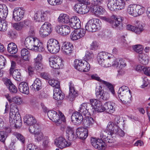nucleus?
Instances as JSON below:
<instances>
[{"label":"nucleus","mask_w":150,"mask_h":150,"mask_svg":"<svg viewBox=\"0 0 150 150\" xmlns=\"http://www.w3.org/2000/svg\"><path fill=\"white\" fill-rule=\"evenodd\" d=\"M112 55L108 53L102 52L99 53L97 57L99 64L103 67H109L111 65L120 68H123L126 66L124 60L117 58L114 60Z\"/></svg>","instance_id":"1"},{"label":"nucleus","mask_w":150,"mask_h":150,"mask_svg":"<svg viewBox=\"0 0 150 150\" xmlns=\"http://www.w3.org/2000/svg\"><path fill=\"white\" fill-rule=\"evenodd\" d=\"M25 46L28 49L38 52H42L45 50L43 44L36 38L28 37L24 41Z\"/></svg>","instance_id":"2"},{"label":"nucleus","mask_w":150,"mask_h":150,"mask_svg":"<svg viewBox=\"0 0 150 150\" xmlns=\"http://www.w3.org/2000/svg\"><path fill=\"white\" fill-rule=\"evenodd\" d=\"M10 108L9 122L12 125L13 124L16 127H19L21 125V120L18 108L15 104H12Z\"/></svg>","instance_id":"3"},{"label":"nucleus","mask_w":150,"mask_h":150,"mask_svg":"<svg viewBox=\"0 0 150 150\" xmlns=\"http://www.w3.org/2000/svg\"><path fill=\"white\" fill-rule=\"evenodd\" d=\"M47 114L49 118L54 122L57 125L60 124L62 122H64L65 120L64 116L59 110L58 112L53 110L49 111Z\"/></svg>","instance_id":"4"},{"label":"nucleus","mask_w":150,"mask_h":150,"mask_svg":"<svg viewBox=\"0 0 150 150\" xmlns=\"http://www.w3.org/2000/svg\"><path fill=\"white\" fill-rule=\"evenodd\" d=\"M101 26L102 23L100 20L93 18L88 21L85 28L87 30L93 32L99 30L101 29Z\"/></svg>","instance_id":"5"},{"label":"nucleus","mask_w":150,"mask_h":150,"mask_svg":"<svg viewBox=\"0 0 150 150\" xmlns=\"http://www.w3.org/2000/svg\"><path fill=\"white\" fill-rule=\"evenodd\" d=\"M47 47L48 51L53 54L57 53L60 50V47L58 42L54 39H51L48 40Z\"/></svg>","instance_id":"6"},{"label":"nucleus","mask_w":150,"mask_h":150,"mask_svg":"<svg viewBox=\"0 0 150 150\" xmlns=\"http://www.w3.org/2000/svg\"><path fill=\"white\" fill-rule=\"evenodd\" d=\"M50 66L55 69H61L64 66L63 61L60 57H51L49 59Z\"/></svg>","instance_id":"7"},{"label":"nucleus","mask_w":150,"mask_h":150,"mask_svg":"<svg viewBox=\"0 0 150 150\" xmlns=\"http://www.w3.org/2000/svg\"><path fill=\"white\" fill-rule=\"evenodd\" d=\"M107 129L110 134H114V137L118 134L121 137L124 136L125 133L117 125H114L113 122H110L107 125Z\"/></svg>","instance_id":"8"},{"label":"nucleus","mask_w":150,"mask_h":150,"mask_svg":"<svg viewBox=\"0 0 150 150\" xmlns=\"http://www.w3.org/2000/svg\"><path fill=\"white\" fill-rule=\"evenodd\" d=\"M112 2L108 8L111 11H115L117 9L121 10L125 8V2L122 0H113L112 1Z\"/></svg>","instance_id":"9"},{"label":"nucleus","mask_w":150,"mask_h":150,"mask_svg":"<svg viewBox=\"0 0 150 150\" xmlns=\"http://www.w3.org/2000/svg\"><path fill=\"white\" fill-rule=\"evenodd\" d=\"M52 31V26L51 24L48 22H45L40 29V34L41 37H45L50 35Z\"/></svg>","instance_id":"10"},{"label":"nucleus","mask_w":150,"mask_h":150,"mask_svg":"<svg viewBox=\"0 0 150 150\" xmlns=\"http://www.w3.org/2000/svg\"><path fill=\"white\" fill-rule=\"evenodd\" d=\"M55 30L58 33L64 36L69 35L71 32L70 26L65 24L56 25L55 27Z\"/></svg>","instance_id":"11"},{"label":"nucleus","mask_w":150,"mask_h":150,"mask_svg":"<svg viewBox=\"0 0 150 150\" xmlns=\"http://www.w3.org/2000/svg\"><path fill=\"white\" fill-rule=\"evenodd\" d=\"M86 30L83 29H79L72 32L70 35V38L73 41L77 40L83 37L85 35Z\"/></svg>","instance_id":"12"},{"label":"nucleus","mask_w":150,"mask_h":150,"mask_svg":"<svg viewBox=\"0 0 150 150\" xmlns=\"http://www.w3.org/2000/svg\"><path fill=\"white\" fill-rule=\"evenodd\" d=\"M111 18L113 20L110 21V24L113 28H119L122 25V22L123 18L120 16H116L113 15L111 16Z\"/></svg>","instance_id":"13"},{"label":"nucleus","mask_w":150,"mask_h":150,"mask_svg":"<svg viewBox=\"0 0 150 150\" xmlns=\"http://www.w3.org/2000/svg\"><path fill=\"white\" fill-rule=\"evenodd\" d=\"M54 144L57 147L60 149H63L69 146L71 144L68 142L64 138L59 137L54 140Z\"/></svg>","instance_id":"14"},{"label":"nucleus","mask_w":150,"mask_h":150,"mask_svg":"<svg viewBox=\"0 0 150 150\" xmlns=\"http://www.w3.org/2000/svg\"><path fill=\"white\" fill-rule=\"evenodd\" d=\"M48 14L47 12L38 11L35 15V20L37 22H43L47 20Z\"/></svg>","instance_id":"15"},{"label":"nucleus","mask_w":150,"mask_h":150,"mask_svg":"<svg viewBox=\"0 0 150 150\" xmlns=\"http://www.w3.org/2000/svg\"><path fill=\"white\" fill-rule=\"evenodd\" d=\"M73 47L72 44L69 42H63L61 48L63 53L67 55H69L72 52Z\"/></svg>","instance_id":"16"},{"label":"nucleus","mask_w":150,"mask_h":150,"mask_svg":"<svg viewBox=\"0 0 150 150\" xmlns=\"http://www.w3.org/2000/svg\"><path fill=\"white\" fill-rule=\"evenodd\" d=\"M25 11L21 8L15 9L13 12V18L16 21H20L23 17Z\"/></svg>","instance_id":"17"},{"label":"nucleus","mask_w":150,"mask_h":150,"mask_svg":"<svg viewBox=\"0 0 150 150\" xmlns=\"http://www.w3.org/2000/svg\"><path fill=\"white\" fill-rule=\"evenodd\" d=\"M102 87L100 86L98 88H96V96L97 98L99 99L107 100L110 97L109 94L107 92L103 93L101 90Z\"/></svg>","instance_id":"18"},{"label":"nucleus","mask_w":150,"mask_h":150,"mask_svg":"<svg viewBox=\"0 0 150 150\" xmlns=\"http://www.w3.org/2000/svg\"><path fill=\"white\" fill-rule=\"evenodd\" d=\"M65 130L66 136L69 140H74L75 139L76 137L74 134V130L73 127L67 126L65 127Z\"/></svg>","instance_id":"19"},{"label":"nucleus","mask_w":150,"mask_h":150,"mask_svg":"<svg viewBox=\"0 0 150 150\" xmlns=\"http://www.w3.org/2000/svg\"><path fill=\"white\" fill-rule=\"evenodd\" d=\"M71 119L72 122L76 125H78L81 123L83 120V117L79 112H76L72 114Z\"/></svg>","instance_id":"20"},{"label":"nucleus","mask_w":150,"mask_h":150,"mask_svg":"<svg viewBox=\"0 0 150 150\" xmlns=\"http://www.w3.org/2000/svg\"><path fill=\"white\" fill-rule=\"evenodd\" d=\"M69 25L74 29H79L81 27V22L76 16H74L69 19Z\"/></svg>","instance_id":"21"},{"label":"nucleus","mask_w":150,"mask_h":150,"mask_svg":"<svg viewBox=\"0 0 150 150\" xmlns=\"http://www.w3.org/2000/svg\"><path fill=\"white\" fill-rule=\"evenodd\" d=\"M76 134L78 137L83 140L88 136V130L84 127L79 128L76 130Z\"/></svg>","instance_id":"22"},{"label":"nucleus","mask_w":150,"mask_h":150,"mask_svg":"<svg viewBox=\"0 0 150 150\" xmlns=\"http://www.w3.org/2000/svg\"><path fill=\"white\" fill-rule=\"evenodd\" d=\"M24 123L26 125L31 126L36 123V120L35 117L30 115H26L23 118Z\"/></svg>","instance_id":"23"},{"label":"nucleus","mask_w":150,"mask_h":150,"mask_svg":"<svg viewBox=\"0 0 150 150\" xmlns=\"http://www.w3.org/2000/svg\"><path fill=\"white\" fill-rule=\"evenodd\" d=\"M91 8L92 12L96 16L103 14L105 12V10L101 6L92 5Z\"/></svg>","instance_id":"24"},{"label":"nucleus","mask_w":150,"mask_h":150,"mask_svg":"<svg viewBox=\"0 0 150 150\" xmlns=\"http://www.w3.org/2000/svg\"><path fill=\"white\" fill-rule=\"evenodd\" d=\"M69 93L68 98L70 101H73L75 98L77 96V91L74 87L73 85L70 83L69 85Z\"/></svg>","instance_id":"25"},{"label":"nucleus","mask_w":150,"mask_h":150,"mask_svg":"<svg viewBox=\"0 0 150 150\" xmlns=\"http://www.w3.org/2000/svg\"><path fill=\"white\" fill-rule=\"evenodd\" d=\"M53 91V97L54 99L57 100H61L63 99L64 96L59 88H54Z\"/></svg>","instance_id":"26"},{"label":"nucleus","mask_w":150,"mask_h":150,"mask_svg":"<svg viewBox=\"0 0 150 150\" xmlns=\"http://www.w3.org/2000/svg\"><path fill=\"white\" fill-rule=\"evenodd\" d=\"M19 91L23 93L28 94L29 93V88L27 83L25 82L21 83L18 86Z\"/></svg>","instance_id":"27"},{"label":"nucleus","mask_w":150,"mask_h":150,"mask_svg":"<svg viewBox=\"0 0 150 150\" xmlns=\"http://www.w3.org/2000/svg\"><path fill=\"white\" fill-rule=\"evenodd\" d=\"M132 96L131 91L128 92L124 95H122L121 97H119L120 100L124 104L129 103L131 100Z\"/></svg>","instance_id":"28"},{"label":"nucleus","mask_w":150,"mask_h":150,"mask_svg":"<svg viewBox=\"0 0 150 150\" xmlns=\"http://www.w3.org/2000/svg\"><path fill=\"white\" fill-rule=\"evenodd\" d=\"M6 81L5 84L8 88L10 92L12 93H16L17 91L16 87L12 83L11 80L7 79H5Z\"/></svg>","instance_id":"29"},{"label":"nucleus","mask_w":150,"mask_h":150,"mask_svg":"<svg viewBox=\"0 0 150 150\" xmlns=\"http://www.w3.org/2000/svg\"><path fill=\"white\" fill-rule=\"evenodd\" d=\"M41 81L39 79L37 78L34 81L30 87L32 90L35 91H38L41 89Z\"/></svg>","instance_id":"30"},{"label":"nucleus","mask_w":150,"mask_h":150,"mask_svg":"<svg viewBox=\"0 0 150 150\" xmlns=\"http://www.w3.org/2000/svg\"><path fill=\"white\" fill-rule=\"evenodd\" d=\"M106 110L109 113H113L115 111V103L108 102L105 103Z\"/></svg>","instance_id":"31"},{"label":"nucleus","mask_w":150,"mask_h":150,"mask_svg":"<svg viewBox=\"0 0 150 150\" xmlns=\"http://www.w3.org/2000/svg\"><path fill=\"white\" fill-rule=\"evenodd\" d=\"M7 50L10 54H16L18 51L17 45L13 42L9 43L8 45Z\"/></svg>","instance_id":"32"},{"label":"nucleus","mask_w":150,"mask_h":150,"mask_svg":"<svg viewBox=\"0 0 150 150\" xmlns=\"http://www.w3.org/2000/svg\"><path fill=\"white\" fill-rule=\"evenodd\" d=\"M136 24L134 32L137 34H140L144 30L143 27L142 23L139 21H136Z\"/></svg>","instance_id":"33"},{"label":"nucleus","mask_w":150,"mask_h":150,"mask_svg":"<svg viewBox=\"0 0 150 150\" xmlns=\"http://www.w3.org/2000/svg\"><path fill=\"white\" fill-rule=\"evenodd\" d=\"M137 5L135 4H130L129 6L127 8V12L129 14L134 17L136 16Z\"/></svg>","instance_id":"34"},{"label":"nucleus","mask_w":150,"mask_h":150,"mask_svg":"<svg viewBox=\"0 0 150 150\" xmlns=\"http://www.w3.org/2000/svg\"><path fill=\"white\" fill-rule=\"evenodd\" d=\"M138 59L140 62L144 65H147L149 63V57L146 55L142 53L138 55Z\"/></svg>","instance_id":"35"},{"label":"nucleus","mask_w":150,"mask_h":150,"mask_svg":"<svg viewBox=\"0 0 150 150\" xmlns=\"http://www.w3.org/2000/svg\"><path fill=\"white\" fill-rule=\"evenodd\" d=\"M21 56L23 59L25 61H28L30 58V54L27 49L24 48L21 51Z\"/></svg>","instance_id":"36"},{"label":"nucleus","mask_w":150,"mask_h":150,"mask_svg":"<svg viewBox=\"0 0 150 150\" xmlns=\"http://www.w3.org/2000/svg\"><path fill=\"white\" fill-rule=\"evenodd\" d=\"M83 122L84 126L87 127H92L95 123L94 119L91 117L86 118L83 120Z\"/></svg>","instance_id":"37"},{"label":"nucleus","mask_w":150,"mask_h":150,"mask_svg":"<svg viewBox=\"0 0 150 150\" xmlns=\"http://www.w3.org/2000/svg\"><path fill=\"white\" fill-rule=\"evenodd\" d=\"M37 131L34 134V138L35 140L40 142L42 141L44 137L43 133L41 132L40 129H39V127L36 128Z\"/></svg>","instance_id":"38"},{"label":"nucleus","mask_w":150,"mask_h":150,"mask_svg":"<svg viewBox=\"0 0 150 150\" xmlns=\"http://www.w3.org/2000/svg\"><path fill=\"white\" fill-rule=\"evenodd\" d=\"M69 19V16L65 14H61L58 18V21L62 23H67Z\"/></svg>","instance_id":"39"},{"label":"nucleus","mask_w":150,"mask_h":150,"mask_svg":"<svg viewBox=\"0 0 150 150\" xmlns=\"http://www.w3.org/2000/svg\"><path fill=\"white\" fill-rule=\"evenodd\" d=\"M129 91L130 90L127 86H122L119 88L118 91V97H121L122 95H124Z\"/></svg>","instance_id":"40"},{"label":"nucleus","mask_w":150,"mask_h":150,"mask_svg":"<svg viewBox=\"0 0 150 150\" xmlns=\"http://www.w3.org/2000/svg\"><path fill=\"white\" fill-rule=\"evenodd\" d=\"M83 61L78 59H75L74 61V67L76 69L80 71L82 68V65H83Z\"/></svg>","instance_id":"41"},{"label":"nucleus","mask_w":150,"mask_h":150,"mask_svg":"<svg viewBox=\"0 0 150 150\" xmlns=\"http://www.w3.org/2000/svg\"><path fill=\"white\" fill-rule=\"evenodd\" d=\"M98 144L96 148L99 150H104L106 147V145L105 143L102 140L98 139V142H97Z\"/></svg>","instance_id":"42"},{"label":"nucleus","mask_w":150,"mask_h":150,"mask_svg":"<svg viewBox=\"0 0 150 150\" xmlns=\"http://www.w3.org/2000/svg\"><path fill=\"white\" fill-rule=\"evenodd\" d=\"M82 68L80 71L88 72L90 69V65L87 61H84L83 63V65H82Z\"/></svg>","instance_id":"43"},{"label":"nucleus","mask_w":150,"mask_h":150,"mask_svg":"<svg viewBox=\"0 0 150 150\" xmlns=\"http://www.w3.org/2000/svg\"><path fill=\"white\" fill-rule=\"evenodd\" d=\"M10 74L12 75L13 78L16 80H18V79H20L21 76V73L19 70L16 69L12 71L11 72L10 71Z\"/></svg>","instance_id":"44"},{"label":"nucleus","mask_w":150,"mask_h":150,"mask_svg":"<svg viewBox=\"0 0 150 150\" xmlns=\"http://www.w3.org/2000/svg\"><path fill=\"white\" fill-rule=\"evenodd\" d=\"M87 109L86 103H83L80 107L79 111L80 113L81 112L82 114L86 115L88 114V111Z\"/></svg>","instance_id":"45"},{"label":"nucleus","mask_w":150,"mask_h":150,"mask_svg":"<svg viewBox=\"0 0 150 150\" xmlns=\"http://www.w3.org/2000/svg\"><path fill=\"white\" fill-rule=\"evenodd\" d=\"M103 84L106 86L108 90L111 92L113 95L115 94V91L113 85L110 83L105 81H103Z\"/></svg>","instance_id":"46"},{"label":"nucleus","mask_w":150,"mask_h":150,"mask_svg":"<svg viewBox=\"0 0 150 150\" xmlns=\"http://www.w3.org/2000/svg\"><path fill=\"white\" fill-rule=\"evenodd\" d=\"M107 131L109 134L106 139H105V141L110 143L114 142L115 141V136L114 137V134H110V132L107 129Z\"/></svg>","instance_id":"47"},{"label":"nucleus","mask_w":150,"mask_h":150,"mask_svg":"<svg viewBox=\"0 0 150 150\" xmlns=\"http://www.w3.org/2000/svg\"><path fill=\"white\" fill-rule=\"evenodd\" d=\"M49 84L55 88H60L59 83L57 80L54 79H50L48 81Z\"/></svg>","instance_id":"48"},{"label":"nucleus","mask_w":150,"mask_h":150,"mask_svg":"<svg viewBox=\"0 0 150 150\" xmlns=\"http://www.w3.org/2000/svg\"><path fill=\"white\" fill-rule=\"evenodd\" d=\"M136 9L137 13L136 16L143 14L145 10L144 7L139 5H137V8Z\"/></svg>","instance_id":"49"},{"label":"nucleus","mask_w":150,"mask_h":150,"mask_svg":"<svg viewBox=\"0 0 150 150\" xmlns=\"http://www.w3.org/2000/svg\"><path fill=\"white\" fill-rule=\"evenodd\" d=\"M133 48L135 51L139 54L138 55L142 53L143 48L141 45H137L133 46Z\"/></svg>","instance_id":"50"},{"label":"nucleus","mask_w":150,"mask_h":150,"mask_svg":"<svg viewBox=\"0 0 150 150\" xmlns=\"http://www.w3.org/2000/svg\"><path fill=\"white\" fill-rule=\"evenodd\" d=\"M13 134L22 144L25 143V138L21 134L18 132H14Z\"/></svg>","instance_id":"51"},{"label":"nucleus","mask_w":150,"mask_h":150,"mask_svg":"<svg viewBox=\"0 0 150 150\" xmlns=\"http://www.w3.org/2000/svg\"><path fill=\"white\" fill-rule=\"evenodd\" d=\"M93 58V55L91 52L87 51L84 57V59L88 61H90L92 60Z\"/></svg>","instance_id":"52"},{"label":"nucleus","mask_w":150,"mask_h":150,"mask_svg":"<svg viewBox=\"0 0 150 150\" xmlns=\"http://www.w3.org/2000/svg\"><path fill=\"white\" fill-rule=\"evenodd\" d=\"M106 2L105 0H93L92 1L91 4L93 6L105 4Z\"/></svg>","instance_id":"53"},{"label":"nucleus","mask_w":150,"mask_h":150,"mask_svg":"<svg viewBox=\"0 0 150 150\" xmlns=\"http://www.w3.org/2000/svg\"><path fill=\"white\" fill-rule=\"evenodd\" d=\"M11 103H14L17 105H20L22 103V101L21 97L16 96L14 97L11 99Z\"/></svg>","instance_id":"54"},{"label":"nucleus","mask_w":150,"mask_h":150,"mask_svg":"<svg viewBox=\"0 0 150 150\" xmlns=\"http://www.w3.org/2000/svg\"><path fill=\"white\" fill-rule=\"evenodd\" d=\"M7 137L6 132L4 131H0V141L4 143Z\"/></svg>","instance_id":"55"},{"label":"nucleus","mask_w":150,"mask_h":150,"mask_svg":"<svg viewBox=\"0 0 150 150\" xmlns=\"http://www.w3.org/2000/svg\"><path fill=\"white\" fill-rule=\"evenodd\" d=\"M89 8L87 5L83 4L81 5V9L80 14H85L88 13L89 11Z\"/></svg>","instance_id":"56"},{"label":"nucleus","mask_w":150,"mask_h":150,"mask_svg":"<svg viewBox=\"0 0 150 150\" xmlns=\"http://www.w3.org/2000/svg\"><path fill=\"white\" fill-rule=\"evenodd\" d=\"M13 26L15 29L17 30H21L23 27L21 22L15 23L13 24Z\"/></svg>","instance_id":"57"},{"label":"nucleus","mask_w":150,"mask_h":150,"mask_svg":"<svg viewBox=\"0 0 150 150\" xmlns=\"http://www.w3.org/2000/svg\"><path fill=\"white\" fill-rule=\"evenodd\" d=\"M90 102L95 108V107L100 106V102L99 100L94 99H90Z\"/></svg>","instance_id":"58"},{"label":"nucleus","mask_w":150,"mask_h":150,"mask_svg":"<svg viewBox=\"0 0 150 150\" xmlns=\"http://www.w3.org/2000/svg\"><path fill=\"white\" fill-rule=\"evenodd\" d=\"M34 126H30L29 128V131L30 133H34V134L35 133V132L37 131L36 128H37L38 127H39V129L40 128V127L38 124L36 123L34 125H33Z\"/></svg>","instance_id":"59"},{"label":"nucleus","mask_w":150,"mask_h":150,"mask_svg":"<svg viewBox=\"0 0 150 150\" xmlns=\"http://www.w3.org/2000/svg\"><path fill=\"white\" fill-rule=\"evenodd\" d=\"M7 28V24L4 22V21H0V31H6Z\"/></svg>","instance_id":"60"},{"label":"nucleus","mask_w":150,"mask_h":150,"mask_svg":"<svg viewBox=\"0 0 150 150\" xmlns=\"http://www.w3.org/2000/svg\"><path fill=\"white\" fill-rule=\"evenodd\" d=\"M86 108L88 111V113L89 112L90 113H94L95 111V109L94 107L92 105L91 103H86Z\"/></svg>","instance_id":"61"},{"label":"nucleus","mask_w":150,"mask_h":150,"mask_svg":"<svg viewBox=\"0 0 150 150\" xmlns=\"http://www.w3.org/2000/svg\"><path fill=\"white\" fill-rule=\"evenodd\" d=\"M26 150H39V149L35 145L30 143L27 145Z\"/></svg>","instance_id":"62"},{"label":"nucleus","mask_w":150,"mask_h":150,"mask_svg":"<svg viewBox=\"0 0 150 150\" xmlns=\"http://www.w3.org/2000/svg\"><path fill=\"white\" fill-rule=\"evenodd\" d=\"M6 59L2 56L0 55V69L3 68L5 65Z\"/></svg>","instance_id":"63"},{"label":"nucleus","mask_w":150,"mask_h":150,"mask_svg":"<svg viewBox=\"0 0 150 150\" xmlns=\"http://www.w3.org/2000/svg\"><path fill=\"white\" fill-rule=\"evenodd\" d=\"M109 134L108 131H107V129L106 131H103L101 132L100 135V137L101 139V140H105L107 138Z\"/></svg>","instance_id":"64"}]
</instances>
